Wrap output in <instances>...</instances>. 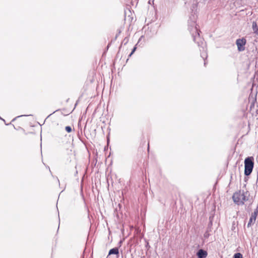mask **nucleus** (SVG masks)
I'll return each instance as SVG.
<instances>
[{
	"mask_svg": "<svg viewBox=\"0 0 258 258\" xmlns=\"http://www.w3.org/2000/svg\"><path fill=\"white\" fill-rule=\"evenodd\" d=\"M65 130L66 131L68 132V133H70L72 132V127L70 126H67L66 127H65Z\"/></svg>",
	"mask_w": 258,
	"mask_h": 258,
	"instance_id": "10",
	"label": "nucleus"
},
{
	"mask_svg": "<svg viewBox=\"0 0 258 258\" xmlns=\"http://www.w3.org/2000/svg\"><path fill=\"white\" fill-rule=\"evenodd\" d=\"M233 258H243V256L241 253L237 252L234 254Z\"/></svg>",
	"mask_w": 258,
	"mask_h": 258,
	"instance_id": "9",
	"label": "nucleus"
},
{
	"mask_svg": "<svg viewBox=\"0 0 258 258\" xmlns=\"http://www.w3.org/2000/svg\"><path fill=\"white\" fill-rule=\"evenodd\" d=\"M241 193L240 191L235 192L233 196L232 199L234 202L237 205H241V203H242L241 202Z\"/></svg>",
	"mask_w": 258,
	"mask_h": 258,
	"instance_id": "5",
	"label": "nucleus"
},
{
	"mask_svg": "<svg viewBox=\"0 0 258 258\" xmlns=\"http://www.w3.org/2000/svg\"><path fill=\"white\" fill-rule=\"evenodd\" d=\"M148 149L149 148V145H148Z\"/></svg>",
	"mask_w": 258,
	"mask_h": 258,
	"instance_id": "17",
	"label": "nucleus"
},
{
	"mask_svg": "<svg viewBox=\"0 0 258 258\" xmlns=\"http://www.w3.org/2000/svg\"><path fill=\"white\" fill-rule=\"evenodd\" d=\"M136 47H134L133 49L132 50L131 53L130 54L129 56H131V55L134 53V52L136 51Z\"/></svg>",
	"mask_w": 258,
	"mask_h": 258,
	"instance_id": "12",
	"label": "nucleus"
},
{
	"mask_svg": "<svg viewBox=\"0 0 258 258\" xmlns=\"http://www.w3.org/2000/svg\"><path fill=\"white\" fill-rule=\"evenodd\" d=\"M252 27H253V30L255 32L258 30V28L256 26V24L255 23H253Z\"/></svg>",
	"mask_w": 258,
	"mask_h": 258,
	"instance_id": "11",
	"label": "nucleus"
},
{
	"mask_svg": "<svg viewBox=\"0 0 258 258\" xmlns=\"http://www.w3.org/2000/svg\"><path fill=\"white\" fill-rule=\"evenodd\" d=\"M119 253L118 248L117 247H114L111 249L109 251V255L110 254H118Z\"/></svg>",
	"mask_w": 258,
	"mask_h": 258,
	"instance_id": "7",
	"label": "nucleus"
},
{
	"mask_svg": "<svg viewBox=\"0 0 258 258\" xmlns=\"http://www.w3.org/2000/svg\"><path fill=\"white\" fill-rule=\"evenodd\" d=\"M208 236H209V233L208 232L205 233V234H204V236L205 237H208Z\"/></svg>",
	"mask_w": 258,
	"mask_h": 258,
	"instance_id": "13",
	"label": "nucleus"
},
{
	"mask_svg": "<svg viewBox=\"0 0 258 258\" xmlns=\"http://www.w3.org/2000/svg\"><path fill=\"white\" fill-rule=\"evenodd\" d=\"M58 111V110H56L55 111H53V113H55L56 111Z\"/></svg>",
	"mask_w": 258,
	"mask_h": 258,
	"instance_id": "16",
	"label": "nucleus"
},
{
	"mask_svg": "<svg viewBox=\"0 0 258 258\" xmlns=\"http://www.w3.org/2000/svg\"><path fill=\"white\" fill-rule=\"evenodd\" d=\"M258 214V209H255L253 212L252 213L251 217L249 219V222L247 224V227H249L251 226L252 224H253L256 220V217Z\"/></svg>",
	"mask_w": 258,
	"mask_h": 258,
	"instance_id": "4",
	"label": "nucleus"
},
{
	"mask_svg": "<svg viewBox=\"0 0 258 258\" xmlns=\"http://www.w3.org/2000/svg\"><path fill=\"white\" fill-rule=\"evenodd\" d=\"M0 119H2L3 121H5V119H4L2 118L1 117H0Z\"/></svg>",
	"mask_w": 258,
	"mask_h": 258,
	"instance_id": "14",
	"label": "nucleus"
},
{
	"mask_svg": "<svg viewBox=\"0 0 258 258\" xmlns=\"http://www.w3.org/2000/svg\"><path fill=\"white\" fill-rule=\"evenodd\" d=\"M197 16L193 15L189 17L188 21V30L192 36L194 41L198 44L200 47L201 56L204 60V65L206 66V62L205 59L207 58L206 44L200 36V31L199 30L196 24Z\"/></svg>",
	"mask_w": 258,
	"mask_h": 258,
	"instance_id": "1",
	"label": "nucleus"
},
{
	"mask_svg": "<svg viewBox=\"0 0 258 258\" xmlns=\"http://www.w3.org/2000/svg\"><path fill=\"white\" fill-rule=\"evenodd\" d=\"M197 255L198 258H206L208 255V253L206 250L200 249L197 252Z\"/></svg>",
	"mask_w": 258,
	"mask_h": 258,
	"instance_id": "6",
	"label": "nucleus"
},
{
	"mask_svg": "<svg viewBox=\"0 0 258 258\" xmlns=\"http://www.w3.org/2000/svg\"><path fill=\"white\" fill-rule=\"evenodd\" d=\"M241 202H242V203H241V205H243L244 203V202L246 201L247 200L246 199V196L244 195V192H243L241 193Z\"/></svg>",
	"mask_w": 258,
	"mask_h": 258,
	"instance_id": "8",
	"label": "nucleus"
},
{
	"mask_svg": "<svg viewBox=\"0 0 258 258\" xmlns=\"http://www.w3.org/2000/svg\"><path fill=\"white\" fill-rule=\"evenodd\" d=\"M236 44L238 51H242L245 49L244 45L246 44V40L244 38L238 39L236 40Z\"/></svg>",
	"mask_w": 258,
	"mask_h": 258,
	"instance_id": "3",
	"label": "nucleus"
},
{
	"mask_svg": "<svg viewBox=\"0 0 258 258\" xmlns=\"http://www.w3.org/2000/svg\"><path fill=\"white\" fill-rule=\"evenodd\" d=\"M21 116H22V115L18 116H17V117H21Z\"/></svg>",
	"mask_w": 258,
	"mask_h": 258,
	"instance_id": "15",
	"label": "nucleus"
},
{
	"mask_svg": "<svg viewBox=\"0 0 258 258\" xmlns=\"http://www.w3.org/2000/svg\"><path fill=\"white\" fill-rule=\"evenodd\" d=\"M253 158L249 157L244 160V174L246 176L249 175L252 172L253 168Z\"/></svg>",
	"mask_w": 258,
	"mask_h": 258,
	"instance_id": "2",
	"label": "nucleus"
}]
</instances>
